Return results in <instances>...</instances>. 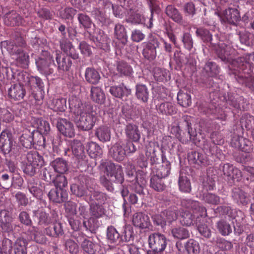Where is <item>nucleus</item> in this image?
I'll list each match as a JSON object with an SVG mask.
<instances>
[{"mask_svg": "<svg viewBox=\"0 0 254 254\" xmlns=\"http://www.w3.org/2000/svg\"><path fill=\"white\" fill-rule=\"evenodd\" d=\"M54 183L56 189H64L67 186V180L64 175H57L56 178H54L52 181Z\"/></svg>", "mask_w": 254, "mask_h": 254, "instance_id": "nucleus-59", "label": "nucleus"}, {"mask_svg": "<svg viewBox=\"0 0 254 254\" xmlns=\"http://www.w3.org/2000/svg\"><path fill=\"white\" fill-rule=\"evenodd\" d=\"M204 69L208 75L212 77L216 76L219 72V68L217 65L212 62H208Z\"/></svg>", "mask_w": 254, "mask_h": 254, "instance_id": "nucleus-52", "label": "nucleus"}, {"mask_svg": "<svg viewBox=\"0 0 254 254\" xmlns=\"http://www.w3.org/2000/svg\"><path fill=\"white\" fill-rule=\"evenodd\" d=\"M11 134L7 130H3L0 134V150L4 154H7L12 150L14 145Z\"/></svg>", "mask_w": 254, "mask_h": 254, "instance_id": "nucleus-11", "label": "nucleus"}, {"mask_svg": "<svg viewBox=\"0 0 254 254\" xmlns=\"http://www.w3.org/2000/svg\"><path fill=\"white\" fill-rule=\"evenodd\" d=\"M95 136L102 142L109 141L111 139V132L109 127L101 126L95 130Z\"/></svg>", "mask_w": 254, "mask_h": 254, "instance_id": "nucleus-25", "label": "nucleus"}, {"mask_svg": "<svg viewBox=\"0 0 254 254\" xmlns=\"http://www.w3.org/2000/svg\"><path fill=\"white\" fill-rule=\"evenodd\" d=\"M13 115L7 109L0 108V121L5 123H9L13 121Z\"/></svg>", "mask_w": 254, "mask_h": 254, "instance_id": "nucleus-62", "label": "nucleus"}, {"mask_svg": "<svg viewBox=\"0 0 254 254\" xmlns=\"http://www.w3.org/2000/svg\"><path fill=\"white\" fill-rule=\"evenodd\" d=\"M178 184L180 190L181 191L184 192H190V183L187 176H184L180 174Z\"/></svg>", "mask_w": 254, "mask_h": 254, "instance_id": "nucleus-48", "label": "nucleus"}, {"mask_svg": "<svg viewBox=\"0 0 254 254\" xmlns=\"http://www.w3.org/2000/svg\"><path fill=\"white\" fill-rule=\"evenodd\" d=\"M27 241L23 238L17 239L13 245L14 254H26Z\"/></svg>", "mask_w": 254, "mask_h": 254, "instance_id": "nucleus-37", "label": "nucleus"}, {"mask_svg": "<svg viewBox=\"0 0 254 254\" xmlns=\"http://www.w3.org/2000/svg\"><path fill=\"white\" fill-rule=\"evenodd\" d=\"M168 240L166 237L160 233H154L149 236L148 243L150 248L160 251H164Z\"/></svg>", "mask_w": 254, "mask_h": 254, "instance_id": "nucleus-9", "label": "nucleus"}, {"mask_svg": "<svg viewBox=\"0 0 254 254\" xmlns=\"http://www.w3.org/2000/svg\"><path fill=\"white\" fill-rule=\"evenodd\" d=\"M106 168L108 176L115 178V179H113L112 181L119 183H123L124 180V173L121 165L108 162Z\"/></svg>", "mask_w": 254, "mask_h": 254, "instance_id": "nucleus-12", "label": "nucleus"}, {"mask_svg": "<svg viewBox=\"0 0 254 254\" xmlns=\"http://www.w3.org/2000/svg\"><path fill=\"white\" fill-rule=\"evenodd\" d=\"M90 96L93 101L99 104L103 103L105 99L103 91L97 86L91 87Z\"/></svg>", "mask_w": 254, "mask_h": 254, "instance_id": "nucleus-36", "label": "nucleus"}, {"mask_svg": "<svg viewBox=\"0 0 254 254\" xmlns=\"http://www.w3.org/2000/svg\"><path fill=\"white\" fill-rule=\"evenodd\" d=\"M81 246L83 250L89 254H94L96 251L95 244L87 239H84Z\"/></svg>", "mask_w": 254, "mask_h": 254, "instance_id": "nucleus-58", "label": "nucleus"}, {"mask_svg": "<svg viewBox=\"0 0 254 254\" xmlns=\"http://www.w3.org/2000/svg\"><path fill=\"white\" fill-rule=\"evenodd\" d=\"M11 214L9 211L5 209L0 211L1 227L4 232H9L13 230Z\"/></svg>", "mask_w": 254, "mask_h": 254, "instance_id": "nucleus-16", "label": "nucleus"}, {"mask_svg": "<svg viewBox=\"0 0 254 254\" xmlns=\"http://www.w3.org/2000/svg\"><path fill=\"white\" fill-rule=\"evenodd\" d=\"M21 145L27 148H31L34 144L33 131H26L20 137Z\"/></svg>", "mask_w": 254, "mask_h": 254, "instance_id": "nucleus-39", "label": "nucleus"}, {"mask_svg": "<svg viewBox=\"0 0 254 254\" xmlns=\"http://www.w3.org/2000/svg\"><path fill=\"white\" fill-rule=\"evenodd\" d=\"M110 153L112 157L117 161L123 160L126 154L123 148V142L119 141L115 143L111 148Z\"/></svg>", "mask_w": 254, "mask_h": 254, "instance_id": "nucleus-21", "label": "nucleus"}, {"mask_svg": "<svg viewBox=\"0 0 254 254\" xmlns=\"http://www.w3.org/2000/svg\"><path fill=\"white\" fill-rule=\"evenodd\" d=\"M70 112L76 117L83 114L90 109V107L82 103L78 97L72 96L68 99Z\"/></svg>", "mask_w": 254, "mask_h": 254, "instance_id": "nucleus-10", "label": "nucleus"}, {"mask_svg": "<svg viewBox=\"0 0 254 254\" xmlns=\"http://www.w3.org/2000/svg\"><path fill=\"white\" fill-rule=\"evenodd\" d=\"M54 170L57 173L64 174L67 170V162L60 158H58L51 162L50 164Z\"/></svg>", "mask_w": 254, "mask_h": 254, "instance_id": "nucleus-31", "label": "nucleus"}, {"mask_svg": "<svg viewBox=\"0 0 254 254\" xmlns=\"http://www.w3.org/2000/svg\"><path fill=\"white\" fill-rule=\"evenodd\" d=\"M132 222L134 226L141 229L148 227L150 223L148 216L142 212L134 213L132 216Z\"/></svg>", "mask_w": 254, "mask_h": 254, "instance_id": "nucleus-20", "label": "nucleus"}, {"mask_svg": "<svg viewBox=\"0 0 254 254\" xmlns=\"http://www.w3.org/2000/svg\"><path fill=\"white\" fill-rule=\"evenodd\" d=\"M188 159L192 163L197 164L202 166H206L210 164V161L206 154L197 152H192L190 153Z\"/></svg>", "mask_w": 254, "mask_h": 254, "instance_id": "nucleus-19", "label": "nucleus"}, {"mask_svg": "<svg viewBox=\"0 0 254 254\" xmlns=\"http://www.w3.org/2000/svg\"><path fill=\"white\" fill-rule=\"evenodd\" d=\"M117 70L121 76H130L133 72L131 66L123 62H120L117 64Z\"/></svg>", "mask_w": 254, "mask_h": 254, "instance_id": "nucleus-40", "label": "nucleus"}, {"mask_svg": "<svg viewBox=\"0 0 254 254\" xmlns=\"http://www.w3.org/2000/svg\"><path fill=\"white\" fill-rule=\"evenodd\" d=\"M217 228L220 233L224 236L228 235L232 232L230 224L224 220L218 222Z\"/></svg>", "mask_w": 254, "mask_h": 254, "instance_id": "nucleus-60", "label": "nucleus"}, {"mask_svg": "<svg viewBox=\"0 0 254 254\" xmlns=\"http://www.w3.org/2000/svg\"><path fill=\"white\" fill-rule=\"evenodd\" d=\"M183 207L191 210L194 214L201 218L207 216L206 209L204 207L200 205L199 202L190 199H184L181 201Z\"/></svg>", "mask_w": 254, "mask_h": 254, "instance_id": "nucleus-8", "label": "nucleus"}, {"mask_svg": "<svg viewBox=\"0 0 254 254\" xmlns=\"http://www.w3.org/2000/svg\"><path fill=\"white\" fill-rule=\"evenodd\" d=\"M90 213L91 215L95 218L102 217L105 214V210L101 205L92 204L90 206Z\"/></svg>", "mask_w": 254, "mask_h": 254, "instance_id": "nucleus-57", "label": "nucleus"}, {"mask_svg": "<svg viewBox=\"0 0 254 254\" xmlns=\"http://www.w3.org/2000/svg\"><path fill=\"white\" fill-rule=\"evenodd\" d=\"M162 164H158L153 168V175L161 178H165L170 173L171 164L165 157L162 156Z\"/></svg>", "mask_w": 254, "mask_h": 254, "instance_id": "nucleus-14", "label": "nucleus"}, {"mask_svg": "<svg viewBox=\"0 0 254 254\" xmlns=\"http://www.w3.org/2000/svg\"><path fill=\"white\" fill-rule=\"evenodd\" d=\"M171 233L174 238L179 240L186 239L190 237L188 230L182 227L172 229Z\"/></svg>", "mask_w": 254, "mask_h": 254, "instance_id": "nucleus-42", "label": "nucleus"}, {"mask_svg": "<svg viewBox=\"0 0 254 254\" xmlns=\"http://www.w3.org/2000/svg\"><path fill=\"white\" fill-rule=\"evenodd\" d=\"M135 94L137 99L142 102H147L149 98V91L146 86L142 84H137L135 86Z\"/></svg>", "mask_w": 254, "mask_h": 254, "instance_id": "nucleus-33", "label": "nucleus"}, {"mask_svg": "<svg viewBox=\"0 0 254 254\" xmlns=\"http://www.w3.org/2000/svg\"><path fill=\"white\" fill-rule=\"evenodd\" d=\"M254 66V53L252 54H246L237 59L233 60L230 68H234V70L241 72L243 71L246 68H250Z\"/></svg>", "mask_w": 254, "mask_h": 254, "instance_id": "nucleus-6", "label": "nucleus"}, {"mask_svg": "<svg viewBox=\"0 0 254 254\" xmlns=\"http://www.w3.org/2000/svg\"><path fill=\"white\" fill-rule=\"evenodd\" d=\"M181 222L183 225L190 226L195 224L200 221V217L195 214L192 215L189 212H182L181 214Z\"/></svg>", "mask_w": 254, "mask_h": 254, "instance_id": "nucleus-26", "label": "nucleus"}, {"mask_svg": "<svg viewBox=\"0 0 254 254\" xmlns=\"http://www.w3.org/2000/svg\"><path fill=\"white\" fill-rule=\"evenodd\" d=\"M107 238L111 244H119L121 242V236L116 229L110 226L107 230Z\"/></svg>", "mask_w": 254, "mask_h": 254, "instance_id": "nucleus-34", "label": "nucleus"}, {"mask_svg": "<svg viewBox=\"0 0 254 254\" xmlns=\"http://www.w3.org/2000/svg\"><path fill=\"white\" fill-rule=\"evenodd\" d=\"M92 199L95 201V204L101 205L104 204L107 199V195L101 192L94 191L90 195Z\"/></svg>", "mask_w": 254, "mask_h": 254, "instance_id": "nucleus-55", "label": "nucleus"}, {"mask_svg": "<svg viewBox=\"0 0 254 254\" xmlns=\"http://www.w3.org/2000/svg\"><path fill=\"white\" fill-rule=\"evenodd\" d=\"M76 117L77 119H75V123L78 129L81 130L86 131L91 129L96 121V117L90 109Z\"/></svg>", "mask_w": 254, "mask_h": 254, "instance_id": "nucleus-5", "label": "nucleus"}, {"mask_svg": "<svg viewBox=\"0 0 254 254\" xmlns=\"http://www.w3.org/2000/svg\"><path fill=\"white\" fill-rule=\"evenodd\" d=\"M4 22L8 26H16L23 24V19L15 11H11L4 16Z\"/></svg>", "mask_w": 254, "mask_h": 254, "instance_id": "nucleus-22", "label": "nucleus"}, {"mask_svg": "<svg viewBox=\"0 0 254 254\" xmlns=\"http://www.w3.org/2000/svg\"><path fill=\"white\" fill-rule=\"evenodd\" d=\"M34 216L38 220L40 225H47L52 222L53 220L48 213L42 209L34 211Z\"/></svg>", "mask_w": 254, "mask_h": 254, "instance_id": "nucleus-35", "label": "nucleus"}, {"mask_svg": "<svg viewBox=\"0 0 254 254\" xmlns=\"http://www.w3.org/2000/svg\"><path fill=\"white\" fill-rule=\"evenodd\" d=\"M76 10L72 7H66L60 12V16L63 19H72L76 14Z\"/></svg>", "mask_w": 254, "mask_h": 254, "instance_id": "nucleus-63", "label": "nucleus"}, {"mask_svg": "<svg viewBox=\"0 0 254 254\" xmlns=\"http://www.w3.org/2000/svg\"><path fill=\"white\" fill-rule=\"evenodd\" d=\"M28 188L29 192L35 197L40 198L42 195L41 190L38 188L37 184L31 181L28 184Z\"/></svg>", "mask_w": 254, "mask_h": 254, "instance_id": "nucleus-61", "label": "nucleus"}, {"mask_svg": "<svg viewBox=\"0 0 254 254\" xmlns=\"http://www.w3.org/2000/svg\"><path fill=\"white\" fill-rule=\"evenodd\" d=\"M56 60L59 70L68 71L72 64V62L69 58L64 56L62 57L60 52H56Z\"/></svg>", "mask_w": 254, "mask_h": 254, "instance_id": "nucleus-23", "label": "nucleus"}, {"mask_svg": "<svg viewBox=\"0 0 254 254\" xmlns=\"http://www.w3.org/2000/svg\"><path fill=\"white\" fill-rule=\"evenodd\" d=\"M177 100L179 104L184 107H188L191 104L190 95L182 90L179 91L177 95Z\"/></svg>", "mask_w": 254, "mask_h": 254, "instance_id": "nucleus-38", "label": "nucleus"}, {"mask_svg": "<svg viewBox=\"0 0 254 254\" xmlns=\"http://www.w3.org/2000/svg\"><path fill=\"white\" fill-rule=\"evenodd\" d=\"M17 81L20 83H24L32 94L37 91H44V83L38 76H28L26 73L20 72L17 74Z\"/></svg>", "mask_w": 254, "mask_h": 254, "instance_id": "nucleus-2", "label": "nucleus"}, {"mask_svg": "<svg viewBox=\"0 0 254 254\" xmlns=\"http://www.w3.org/2000/svg\"><path fill=\"white\" fill-rule=\"evenodd\" d=\"M27 162L24 168V172L33 176L36 171L44 164L42 157L36 151H30L26 155Z\"/></svg>", "mask_w": 254, "mask_h": 254, "instance_id": "nucleus-3", "label": "nucleus"}, {"mask_svg": "<svg viewBox=\"0 0 254 254\" xmlns=\"http://www.w3.org/2000/svg\"><path fill=\"white\" fill-rule=\"evenodd\" d=\"M16 62L18 66L22 68H26L29 64V56L23 51L18 50Z\"/></svg>", "mask_w": 254, "mask_h": 254, "instance_id": "nucleus-51", "label": "nucleus"}, {"mask_svg": "<svg viewBox=\"0 0 254 254\" xmlns=\"http://www.w3.org/2000/svg\"><path fill=\"white\" fill-rule=\"evenodd\" d=\"M162 179L153 175L150 179V187L157 191H162L164 190L165 186L162 182Z\"/></svg>", "mask_w": 254, "mask_h": 254, "instance_id": "nucleus-46", "label": "nucleus"}, {"mask_svg": "<svg viewBox=\"0 0 254 254\" xmlns=\"http://www.w3.org/2000/svg\"><path fill=\"white\" fill-rule=\"evenodd\" d=\"M49 199L54 202L61 203L67 199V192L64 189H52L48 193Z\"/></svg>", "mask_w": 254, "mask_h": 254, "instance_id": "nucleus-17", "label": "nucleus"}, {"mask_svg": "<svg viewBox=\"0 0 254 254\" xmlns=\"http://www.w3.org/2000/svg\"><path fill=\"white\" fill-rule=\"evenodd\" d=\"M13 249L11 240L5 238L2 241L1 251L5 254H11Z\"/></svg>", "mask_w": 254, "mask_h": 254, "instance_id": "nucleus-64", "label": "nucleus"}, {"mask_svg": "<svg viewBox=\"0 0 254 254\" xmlns=\"http://www.w3.org/2000/svg\"><path fill=\"white\" fill-rule=\"evenodd\" d=\"M196 34L205 42H209L210 44L214 47L218 56L222 61L229 62L230 56L234 51V49L230 45H226L224 42L221 41L218 44L213 42L212 35L209 31L203 29L198 28L196 31Z\"/></svg>", "mask_w": 254, "mask_h": 254, "instance_id": "nucleus-1", "label": "nucleus"}, {"mask_svg": "<svg viewBox=\"0 0 254 254\" xmlns=\"http://www.w3.org/2000/svg\"><path fill=\"white\" fill-rule=\"evenodd\" d=\"M133 231L130 225H126L123 234L121 236V242H129L133 239Z\"/></svg>", "mask_w": 254, "mask_h": 254, "instance_id": "nucleus-56", "label": "nucleus"}, {"mask_svg": "<svg viewBox=\"0 0 254 254\" xmlns=\"http://www.w3.org/2000/svg\"><path fill=\"white\" fill-rule=\"evenodd\" d=\"M166 13L176 22H180L182 17L178 10L173 5H168L166 8Z\"/></svg>", "mask_w": 254, "mask_h": 254, "instance_id": "nucleus-49", "label": "nucleus"}, {"mask_svg": "<svg viewBox=\"0 0 254 254\" xmlns=\"http://www.w3.org/2000/svg\"><path fill=\"white\" fill-rule=\"evenodd\" d=\"M47 57L45 58H39L36 60V64L38 71L42 74L49 75L54 72L53 66H55L52 56L46 53Z\"/></svg>", "mask_w": 254, "mask_h": 254, "instance_id": "nucleus-7", "label": "nucleus"}, {"mask_svg": "<svg viewBox=\"0 0 254 254\" xmlns=\"http://www.w3.org/2000/svg\"><path fill=\"white\" fill-rule=\"evenodd\" d=\"M153 76L154 79L158 82L166 81L170 77L168 70L158 67L154 68Z\"/></svg>", "mask_w": 254, "mask_h": 254, "instance_id": "nucleus-43", "label": "nucleus"}, {"mask_svg": "<svg viewBox=\"0 0 254 254\" xmlns=\"http://www.w3.org/2000/svg\"><path fill=\"white\" fill-rule=\"evenodd\" d=\"M71 149L73 154L76 156H82L84 153L82 144L78 140H74L71 142Z\"/></svg>", "mask_w": 254, "mask_h": 254, "instance_id": "nucleus-54", "label": "nucleus"}, {"mask_svg": "<svg viewBox=\"0 0 254 254\" xmlns=\"http://www.w3.org/2000/svg\"><path fill=\"white\" fill-rule=\"evenodd\" d=\"M109 92L114 97L121 98L124 96H127L131 93V90L124 85L113 86L110 88Z\"/></svg>", "mask_w": 254, "mask_h": 254, "instance_id": "nucleus-30", "label": "nucleus"}, {"mask_svg": "<svg viewBox=\"0 0 254 254\" xmlns=\"http://www.w3.org/2000/svg\"><path fill=\"white\" fill-rule=\"evenodd\" d=\"M36 122V127L41 134L47 135L50 130V127L49 123L41 119L35 120Z\"/></svg>", "mask_w": 254, "mask_h": 254, "instance_id": "nucleus-44", "label": "nucleus"}, {"mask_svg": "<svg viewBox=\"0 0 254 254\" xmlns=\"http://www.w3.org/2000/svg\"><path fill=\"white\" fill-rule=\"evenodd\" d=\"M156 109L159 114L171 115L176 113V109L171 102H164L156 106Z\"/></svg>", "mask_w": 254, "mask_h": 254, "instance_id": "nucleus-29", "label": "nucleus"}, {"mask_svg": "<svg viewBox=\"0 0 254 254\" xmlns=\"http://www.w3.org/2000/svg\"><path fill=\"white\" fill-rule=\"evenodd\" d=\"M49 107L57 112H64L66 109V100L64 98H53L48 103Z\"/></svg>", "mask_w": 254, "mask_h": 254, "instance_id": "nucleus-24", "label": "nucleus"}, {"mask_svg": "<svg viewBox=\"0 0 254 254\" xmlns=\"http://www.w3.org/2000/svg\"><path fill=\"white\" fill-rule=\"evenodd\" d=\"M85 77L86 81L92 84H97L101 78L99 72L91 67H87L85 69Z\"/></svg>", "mask_w": 254, "mask_h": 254, "instance_id": "nucleus-28", "label": "nucleus"}, {"mask_svg": "<svg viewBox=\"0 0 254 254\" xmlns=\"http://www.w3.org/2000/svg\"><path fill=\"white\" fill-rule=\"evenodd\" d=\"M226 21L233 24H236L241 19L240 12L235 8H229L224 12Z\"/></svg>", "mask_w": 254, "mask_h": 254, "instance_id": "nucleus-27", "label": "nucleus"}, {"mask_svg": "<svg viewBox=\"0 0 254 254\" xmlns=\"http://www.w3.org/2000/svg\"><path fill=\"white\" fill-rule=\"evenodd\" d=\"M28 233L31 235L27 239L28 241L33 240L39 244L45 242L46 239L44 236L39 233L34 227L30 228Z\"/></svg>", "mask_w": 254, "mask_h": 254, "instance_id": "nucleus-45", "label": "nucleus"}, {"mask_svg": "<svg viewBox=\"0 0 254 254\" xmlns=\"http://www.w3.org/2000/svg\"><path fill=\"white\" fill-rule=\"evenodd\" d=\"M17 82L18 83L12 85L8 90L9 97L15 100L22 99L26 94V91L24 88V83Z\"/></svg>", "mask_w": 254, "mask_h": 254, "instance_id": "nucleus-15", "label": "nucleus"}, {"mask_svg": "<svg viewBox=\"0 0 254 254\" xmlns=\"http://www.w3.org/2000/svg\"><path fill=\"white\" fill-rule=\"evenodd\" d=\"M114 32L117 38L120 40L122 44H125L127 42V36L123 25L121 24H116Z\"/></svg>", "mask_w": 254, "mask_h": 254, "instance_id": "nucleus-41", "label": "nucleus"}, {"mask_svg": "<svg viewBox=\"0 0 254 254\" xmlns=\"http://www.w3.org/2000/svg\"><path fill=\"white\" fill-rule=\"evenodd\" d=\"M58 130L64 136L72 137L75 134L74 127L72 123L65 119L58 120L57 125Z\"/></svg>", "mask_w": 254, "mask_h": 254, "instance_id": "nucleus-13", "label": "nucleus"}, {"mask_svg": "<svg viewBox=\"0 0 254 254\" xmlns=\"http://www.w3.org/2000/svg\"><path fill=\"white\" fill-rule=\"evenodd\" d=\"M242 127H245L247 129H250L254 126V117L249 114H245L242 116L240 120Z\"/></svg>", "mask_w": 254, "mask_h": 254, "instance_id": "nucleus-53", "label": "nucleus"}, {"mask_svg": "<svg viewBox=\"0 0 254 254\" xmlns=\"http://www.w3.org/2000/svg\"><path fill=\"white\" fill-rule=\"evenodd\" d=\"M185 248L188 254H197L200 251L199 243L193 239H190L187 242Z\"/></svg>", "mask_w": 254, "mask_h": 254, "instance_id": "nucleus-50", "label": "nucleus"}, {"mask_svg": "<svg viewBox=\"0 0 254 254\" xmlns=\"http://www.w3.org/2000/svg\"><path fill=\"white\" fill-rule=\"evenodd\" d=\"M232 197L234 200L239 204L245 205L249 201L247 194L239 188H235L233 190Z\"/></svg>", "mask_w": 254, "mask_h": 254, "instance_id": "nucleus-32", "label": "nucleus"}, {"mask_svg": "<svg viewBox=\"0 0 254 254\" xmlns=\"http://www.w3.org/2000/svg\"><path fill=\"white\" fill-rule=\"evenodd\" d=\"M159 46L158 39L152 35L150 36L147 41L142 43V53L144 58L149 61L154 60L157 56L156 49Z\"/></svg>", "mask_w": 254, "mask_h": 254, "instance_id": "nucleus-4", "label": "nucleus"}, {"mask_svg": "<svg viewBox=\"0 0 254 254\" xmlns=\"http://www.w3.org/2000/svg\"><path fill=\"white\" fill-rule=\"evenodd\" d=\"M87 151L92 157L100 156L102 153L101 148L95 142H91L86 145Z\"/></svg>", "mask_w": 254, "mask_h": 254, "instance_id": "nucleus-47", "label": "nucleus"}, {"mask_svg": "<svg viewBox=\"0 0 254 254\" xmlns=\"http://www.w3.org/2000/svg\"><path fill=\"white\" fill-rule=\"evenodd\" d=\"M125 133L127 138L131 141L137 142L140 139V132L138 127L134 124H127L125 128Z\"/></svg>", "mask_w": 254, "mask_h": 254, "instance_id": "nucleus-18", "label": "nucleus"}]
</instances>
